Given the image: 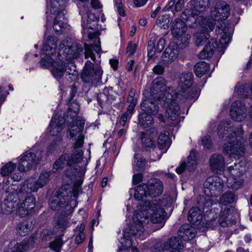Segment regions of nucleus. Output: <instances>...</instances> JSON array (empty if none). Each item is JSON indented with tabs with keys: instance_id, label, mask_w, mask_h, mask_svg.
<instances>
[{
	"instance_id": "obj_1",
	"label": "nucleus",
	"mask_w": 252,
	"mask_h": 252,
	"mask_svg": "<svg viewBox=\"0 0 252 252\" xmlns=\"http://www.w3.org/2000/svg\"><path fill=\"white\" fill-rule=\"evenodd\" d=\"M74 104L76 105L75 109L72 110L69 107L65 118V122L69 123L66 136L70 139L76 141L73 146V152L72 154L62 155L54 162L52 171L56 173L61 171L65 166H69L63 175V185L69 186L72 184L73 189H79L81 188L83 184L84 173L78 169L76 165L83 159V152L82 149L84 145V136L82 131L85 120L78 119L79 106L76 103Z\"/></svg>"
},
{
	"instance_id": "obj_2",
	"label": "nucleus",
	"mask_w": 252,
	"mask_h": 252,
	"mask_svg": "<svg viewBox=\"0 0 252 252\" xmlns=\"http://www.w3.org/2000/svg\"><path fill=\"white\" fill-rule=\"evenodd\" d=\"M44 40L45 42L41 53L43 56L39 62L40 66L42 68L52 67L54 77L57 79H60L66 70L63 60L70 61L77 58L83 52V47L77 43L63 40L59 47V59L54 61L53 57L55 56L58 39L54 36L49 35Z\"/></svg>"
},
{
	"instance_id": "obj_3",
	"label": "nucleus",
	"mask_w": 252,
	"mask_h": 252,
	"mask_svg": "<svg viewBox=\"0 0 252 252\" xmlns=\"http://www.w3.org/2000/svg\"><path fill=\"white\" fill-rule=\"evenodd\" d=\"M141 208L136 211L132 217V222L129 226V232L125 231L123 237L120 240L122 246L118 252L126 251L132 245L130 233L136 238L142 240L144 232V225L149 221L158 224V228L162 227L165 221V211L155 201L142 202Z\"/></svg>"
},
{
	"instance_id": "obj_4",
	"label": "nucleus",
	"mask_w": 252,
	"mask_h": 252,
	"mask_svg": "<svg viewBox=\"0 0 252 252\" xmlns=\"http://www.w3.org/2000/svg\"><path fill=\"white\" fill-rule=\"evenodd\" d=\"M230 125L227 121L221 122L218 127V134L220 138H224L226 135V140H228L223 146V153L230 158H239L245 151V145L241 141L244 131L242 126L236 129Z\"/></svg>"
},
{
	"instance_id": "obj_5",
	"label": "nucleus",
	"mask_w": 252,
	"mask_h": 252,
	"mask_svg": "<svg viewBox=\"0 0 252 252\" xmlns=\"http://www.w3.org/2000/svg\"><path fill=\"white\" fill-rule=\"evenodd\" d=\"M193 75L190 72L183 73L179 78L178 93L174 95L184 102H194L198 98L199 91L196 87H192Z\"/></svg>"
},
{
	"instance_id": "obj_6",
	"label": "nucleus",
	"mask_w": 252,
	"mask_h": 252,
	"mask_svg": "<svg viewBox=\"0 0 252 252\" xmlns=\"http://www.w3.org/2000/svg\"><path fill=\"white\" fill-rule=\"evenodd\" d=\"M209 0H190L187 3L189 9H186L181 15L184 20L189 21H195V23L207 21L204 17V13L209 7Z\"/></svg>"
},
{
	"instance_id": "obj_7",
	"label": "nucleus",
	"mask_w": 252,
	"mask_h": 252,
	"mask_svg": "<svg viewBox=\"0 0 252 252\" xmlns=\"http://www.w3.org/2000/svg\"><path fill=\"white\" fill-rule=\"evenodd\" d=\"M66 3V0H50L47 5L48 11L55 15L53 29L58 33L62 32L67 24V12L64 8Z\"/></svg>"
},
{
	"instance_id": "obj_8",
	"label": "nucleus",
	"mask_w": 252,
	"mask_h": 252,
	"mask_svg": "<svg viewBox=\"0 0 252 252\" xmlns=\"http://www.w3.org/2000/svg\"><path fill=\"white\" fill-rule=\"evenodd\" d=\"M43 158V152L37 146L24 153L19 157L18 169L22 172L30 170L34 165L40 163Z\"/></svg>"
},
{
	"instance_id": "obj_9",
	"label": "nucleus",
	"mask_w": 252,
	"mask_h": 252,
	"mask_svg": "<svg viewBox=\"0 0 252 252\" xmlns=\"http://www.w3.org/2000/svg\"><path fill=\"white\" fill-rule=\"evenodd\" d=\"M174 95L175 91L172 88H168L166 86V81L161 77H158L154 79L152 82V86L150 91H145L143 95L150 94L152 97L157 98V100L167 99L168 94Z\"/></svg>"
},
{
	"instance_id": "obj_10",
	"label": "nucleus",
	"mask_w": 252,
	"mask_h": 252,
	"mask_svg": "<svg viewBox=\"0 0 252 252\" xmlns=\"http://www.w3.org/2000/svg\"><path fill=\"white\" fill-rule=\"evenodd\" d=\"M192 22L191 24H189L190 27L197 29V31L193 36L195 44L196 46H201L209 38V33L213 30L216 23L213 20L202 21L200 23H195V21Z\"/></svg>"
},
{
	"instance_id": "obj_11",
	"label": "nucleus",
	"mask_w": 252,
	"mask_h": 252,
	"mask_svg": "<svg viewBox=\"0 0 252 252\" xmlns=\"http://www.w3.org/2000/svg\"><path fill=\"white\" fill-rule=\"evenodd\" d=\"M247 170L245 161H241L240 163L234 164L233 166L228 167L227 171L231 177L227 179L228 188L231 189H238L243 184L242 179H237L243 175Z\"/></svg>"
},
{
	"instance_id": "obj_12",
	"label": "nucleus",
	"mask_w": 252,
	"mask_h": 252,
	"mask_svg": "<svg viewBox=\"0 0 252 252\" xmlns=\"http://www.w3.org/2000/svg\"><path fill=\"white\" fill-rule=\"evenodd\" d=\"M172 33L184 46L187 45L190 38V35L187 32L185 22L179 18H176L173 23Z\"/></svg>"
},
{
	"instance_id": "obj_13",
	"label": "nucleus",
	"mask_w": 252,
	"mask_h": 252,
	"mask_svg": "<svg viewBox=\"0 0 252 252\" xmlns=\"http://www.w3.org/2000/svg\"><path fill=\"white\" fill-rule=\"evenodd\" d=\"M233 31V28L230 26L229 24L222 22L216 30L217 34H222L220 39L219 44L217 45L213 40L210 41L212 42L213 41L214 46L215 47L216 45L218 46V50H220V49L222 50V49L226 47L230 42Z\"/></svg>"
},
{
	"instance_id": "obj_14",
	"label": "nucleus",
	"mask_w": 252,
	"mask_h": 252,
	"mask_svg": "<svg viewBox=\"0 0 252 252\" xmlns=\"http://www.w3.org/2000/svg\"><path fill=\"white\" fill-rule=\"evenodd\" d=\"M102 74V71L99 66L94 67V64L88 61L85 63L81 79L85 83H89L94 80L100 79Z\"/></svg>"
},
{
	"instance_id": "obj_15",
	"label": "nucleus",
	"mask_w": 252,
	"mask_h": 252,
	"mask_svg": "<svg viewBox=\"0 0 252 252\" xmlns=\"http://www.w3.org/2000/svg\"><path fill=\"white\" fill-rule=\"evenodd\" d=\"M168 98L167 99H164L166 103H169V105L166 108V115L167 117L170 120L177 121V122L179 121L178 120H180V115L181 111L180 107L178 104L176 100L179 99L175 95L172 94H168Z\"/></svg>"
},
{
	"instance_id": "obj_16",
	"label": "nucleus",
	"mask_w": 252,
	"mask_h": 252,
	"mask_svg": "<svg viewBox=\"0 0 252 252\" xmlns=\"http://www.w3.org/2000/svg\"><path fill=\"white\" fill-rule=\"evenodd\" d=\"M230 14V8L227 3L225 2H219L213 10L211 11V19H208L206 21L213 20L215 23L216 21L225 20Z\"/></svg>"
},
{
	"instance_id": "obj_17",
	"label": "nucleus",
	"mask_w": 252,
	"mask_h": 252,
	"mask_svg": "<svg viewBox=\"0 0 252 252\" xmlns=\"http://www.w3.org/2000/svg\"><path fill=\"white\" fill-rule=\"evenodd\" d=\"M65 119L56 114L52 119L48 130L51 135L57 136L56 139L62 140L63 135L62 131L64 128Z\"/></svg>"
},
{
	"instance_id": "obj_18",
	"label": "nucleus",
	"mask_w": 252,
	"mask_h": 252,
	"mask_svg": "<svg viewBox=\"0 0 252 252\" xmlns=\"http://www.w3.org/2000/svg\"><path fill=\"white\" fill-rule=\"evenodd\" d=\"M157 134L158 130L155 127L141 132L142 147L145 151L150 152L156 148V143L152 138L156 137Z\"/></svg>"
},
{
	"instance_id": "obj_19",
	"label": "nucleus",
	"mask_w": 252,
	"mask_h": 252,
	"mask_svg": "<svg viewBox=\"0 0 252 252\" xmlns=\"http://www.w3.org/2000/svg\"><path fill=\"white\" fill-rule=\"evenodd\" d=\"M51 172L43 171L37 181L33 177L27 179L24 183V188L28 189H39L43 188L49 182Z\"/></svg>"
},
{
	"instance_id": "obj_20",
	"label": "nucleus",
	"mask_w": 252,
	"mask_h": 252,
	"mask_svg": "<svg viewBox=\"0 0 252 252\" xmlns=\"http://www.w3.org/2000/svg\"><path fill=\"white\" fill-rule=\"evenodd\" d=\"M35 205V198L33 196H28L22 202L18 201L16 214L21 217H25L32 212Z\"/></svg>"
},
{
	"instance_id": "obj_21",
	"label": "nucleus",
	"mask_w": 252,
	"mask_h": 252,
	"mask_svg": "<svg viewBox=\"0 0 252 252\" xmlns=\"http://www.w3.org/2000/svg\"><path fill=\"white\" fill-rule=\"evenodd\" d=\"M88 37L90 40L94 39V42H97L95 45L84 44L85 57V58H90L93 61L95 60V56L94 52L99 54L101 51L100 42L99 39L93 33H89Z\"/></svg>"
},
{
	"instance_id": "obj_22",
	"label": "nucleus",
	"mask_w": 252,
	"mask_h": 252,
	"mask_svg": "<svg viewBox=\"0 0 252 252\" xmlns=\"http://www.w3.org/2000/svg\"><path fill=\"white\" fill-rule=\"evenodd\" d=\"M230 114L233 120L238 122L242 121L247 115L245 105L240 101H235L231 106Z\"/></svg>"
},
{
	"instance_id": "obj_23",
	"label": "nucleus",
	"mask_w": 252,
	"mask_h": 252,
	"mask_svg": "<svg viewBox=\"0 0 252 252\" xmlns=\"http://www.w3.org/2000/svg\"><path fill=\"white\" fill-rule=\"evenodd\" d=\"M156 249L159 251L164 250H177L183 249L184 246L182 241L177 237H173L166 242H159L156 244Z\"/></svg>"
},
{
	"instance_id": "obj_24",
	"label": "nucleus",
	"mask_w": 252,
	"mask_h": 252,
	"mask_svg": "<svg viewBox=\"0 0 252 252\" xmlns=\"http://www.w3.org/2000/svg\"><path fill=\"white\" fill-rule=\"evenodd\" d=\"M179 52L178 44L174 42L170 43L162 55V62L167 64L171 63L177 58Z\"/></svg>"
},
{
	"instance_id": "obj_25",
	"label": "nucleus",
	"mask_w": 252,
	"mask_h": 252,
	"mask_svg": "<svg viewBox=\"0 0 252 252\" xmlns=\"http://www.w3.org/2000/svg\"><path fill=\"white\" fill-rule=\"evenodd\" d=\"M147 97L144 99L141 104V108L144 112L155 115L158 111V106L157 98L152 97L150 94L145 95Z\"/></svg>"
},
{
	"instance_id": "obj_26",
	"label": "nucleus",
	"mask_w": 252,
	"mask_h": 252,
	"mask_svg": "<svg viewBox=\"0 0 252 252\" xmlns=\"http://www.w3.org/2000/svg\"><path fill=\"white\" fill-rule=\"evenodd\" d=\"M36 235V233L33 234L29 241L24 240L21 243H18L16 240L11 241L5 252H26L29 249V241L32 242V239Z\"/></svg>"
},
{
	"instance_id": "obj_27",
	"label": "nucleus",
	"mask_w": 252,
	"mask_h": 252,
	"mask_svg": "<svg viewBox=\"0 0 252 252\" xmlns=\"http://www.w3.org/2000/svg\"><path fill=\"white\" fill-rule=\"evenodd\" d=\"M197 154L194 150H191L188 156L186 162L183 163L179 167L176 168V171L178 174L182 173L185 168L189 171L193 170L196 166Z\"/></svg>"
},
{
	"instance_id": "obj_28",
	"label": "nucleus",
	"mask_w": 252,
	"mask_h": 252,
	"mask_svg": "<svg viewBox=\"0 0 252 252\" xmlns=\"http://www.w3.org/2000/svg\"><path fill=\"white\" fill-rule=\"evenodd\" d=\"M224 165V160L222 155L214 154L210 158V168L214 173H218L223 171Z\"/></svg>"
},
{
	"instance_id": "obj_29",
	"label": "nucleus",
	"mask_w": 252,
	"mask_h": 252,
	"mask_svg": "<svg viewBox=\"0 0 252 252\" xmlns=\"http://www.w3.org/2000/svg\"><path fill=\"white\" fill-rule=\"evenodd\" d=\"M196 233L195 228L189 224H184L181 226L178 235L184 240H189L193 238Z\"/></svg>"
},
{
	"instance_id": "obj_30",
	"label": "nucleus",
	"mask_w": 252,
	"mask_h": 252,
	"mask_svg": "<svg viewBox=\"0 0 252 252\" xmlns=\"http://www.w3.org/2000/svg\"><path fill=\"white\" fill-rule=\"evenodd\" d=\"M87 19L86 20V22L84 19L85 18L82 17L83 21L82 26L83 29H85L86 28H88L93 30H97L98 27V17L89 11L87 13Z\"/></svg>"
},
{
	"instance_id": "obj_31",
	"label": "nucleus",
	"mask_w": 252,
	"mask_h": 252,
	"mask_svg": "<svg viewBox=\"0 0 252 252\" xmlns=\"http://www.w3.org/2000/svg\"><path fill=\"white\" fill-rule=\"evenodd\" d=\"M204 189H222L223 184L222 180L217 176H211L204 183Z\"/></svg>"
},
{
	"instance_id": "obj_32",
	"label": "nucleus",
	"mask_w": 252,
	"mask_h": 252,
	"mask_svg": "<svg viewBox=\"0 0 252 252\" xmlns=\"http://www.w3.org/2000/svg\"><path fill=\"white\" fill-rule=\"evenodd\" d=\"M59 191L56 192L55 195L53 197L52 200L50 204V208L53 210L60 211L65 207V199L63 198Z\"/></svg>"
},
{
	"instance_id": "obj_33",
	"label": "nucleus",
	"mask_w": 252,
	"mask_h": 252,
	"mask_svg": "<svg viewBox=\"0 0 252 252\" xmlns=\"http://www.w3.org/2000/svg\"><path fill=\"white\" fill-rule=\"evenodd\" d=\"M12 197V195H9L1 205L2 209L6 214H10L14 212H16V208H18V201L17 200H14Z\"/></svg>"
},
{
	"instance_id": "obj_34",
	"label": "nucleus",
	"mask_w": 252,
	"mask_h": 252,
	"mask_svg": "<svg viewBox=\"0 0 252 252\" xmlns=\"http://www.w3.org/2000/svg\"><path fill=\"white\" fill-rule=\"evenodd\" d=\"M231 210L232 209H225L222 212L221 216L218 220V222L221 226L227 227L235 223L236 221L232 215Z\"/></svg>"
},
{
	"instance_id": "obj_35",
	"label": "nucleus",
	"mask_w": 252,
	"mask_h": 252,
	"mask_svg": "<svg viewBox=\"0 0 252 252\" xmlns=\"http://www.w3.org/2000/svg\"><path fill=\"white\" fill-rule=\"evenodd\" d=\"M188 218L190 223L198 225L202 220V211L197 207H192L189 212Z\"/></svg>"
},
{
	"instance_id": "obj_36",
	"label": "nucleus",
	"mask_w": 252,
	"mask_h": 252,
	"mask_svg": "<svg viewBox=\"0 0 252 252\" xmlns=\"http://www.w3.org/2000/svg\"><path fill=\"white\" fill-rule=\"evenodd\" d=\"M150 114L143 112L139 116V124L144 128H149L154 124L153 118Z\"/></svg>"
},
{
	"instance_id": "obj_37",
	"label": "nucleus",
	"mask_w": 252,
	"mask_h": 252,
	"mask_svg": "<svg viewBox=\"0 0 252 252\" xmlns=\"http://www.w3.org/2000/svg\"><path fill=\"white\" fill-rule=\"evenodd\" d=\"M184 4V0H171L164 7L163 10L165 11L171 9L173 13L174 14L175 12L180 11L183 8Z\"/></svg>"
},
{
	"instance_id": "obj_38",
	"label": "nucleus",
	"mask_w": 252,
	"mask_h": 252,
	"mask_svg": "<svg viewBox=\"0 0 252 252\" xmlns=\"http://www.w3.org/2000/svg\"><path fill=\"white\" fill-rule=\"evenodd\" d=\"M32 221L30 220H25L20 223L17 228V231L21 236H25L32 229Z\"/></svg>"
},
{
	"instance_id": "obj_39",
	"label": "nucleus",
	"mask_w": 252,
	"mask_h": 252,
	"mask_svg": "<svg viewBox=\"0 0 252 252\" xmlns=\"http://www.w3.org/2000/svg\"><path fill=\"white\" fill-rule=\"evenodd\" d=\"M170 142L167 132L160 133L158 140V146L159 150L165 149L166 150L170 146Z\"/></svg>"
},
{
	"instance_id": "obj_40",
	"label": "nucleus",
	"mask_w": 252,
	"mask_h": 252,
	"mask_svg": "<svg viewBox=\"0 0 252 252\" xmlns=\"http://www.w3.org/2000/svg\"><path fill=\"white\" fill-rule=\"evenodd\" d=\"M215 49V46L214 45V41H209L200 52L199 57L202 59L210 58L214 54Z\"/></svg>"
},
{
	"instance_id": "obj_41",
	"label": "nucleus",
	"mask_w": 252,
	"mask_h": 252,
	"mask_svg": "<svg viewBox=\"0 0 252 252\" xmlns=\"http://www.w3.org/2000/svg\"><path fill=\"white\" fill-rule=\"evenodd\" d=\"M210 65L205 62H200L196 63L194 67V73L198 77L203 76L209 70Z\"/></svg>"
},
{
	"instance_id": "obj_42",
	"label": "nucleus",
	"mask_w": 252,
	"mask_h": 252,
	"mask_svg": "<svg viewBox=\"0 0 252 252\" xmlns=\"http://www.w3.org/2000/svg\"><path fill=\"white\" fill-rule=\"evenodd\" d=\"M112 91L110 93L107 89H104L102 93H100L97 96V100L100 103L106 102L108 104L112 103L115 99V96L112 94Z\"/></svg>"
},
{
	"instance_id": "obj_43",
	"label": "nucleus",
	"mask_w": 252,
	"mask_h": 252,
	"mask_svg": "<svg viewBox=\"0 0 252 252\" xmlns=\"http://www.w3.org/2000/svg\"><path fill=\"white\" fill-rule=\"evenodd\" d=\"M171 18L169 15L159 16L157 21L158 26L163 29H167L171 24Z\"/></svg>"
},
{
	"instance_id": "obj_44",
	"label": "nucleus",
	"mask_w": 252,
	"mask_h": 252,
	"mask_svg": "<svg viewBox=\"0 0 252 252\" xmlns=\"http://www.w3.org/2000/svg\"><path fill=\"white\" fill-rule=\"evenodd\" d=\"M61 144L62 140L56 139V140H53L47 147L46 151L47 155L49 156L55 152H58L60 150Z\"/></svg>"
},
{
	"instance_id": "obj_45",
	"label": "nucleus",
	"mask_w": 252,
	"mask_h": 252,
	"mask_svg": "<svg viewBox=\"0 0 252 252\" xmlns=\"http://www.w3.org/2000/svg\"><path fill=\"white\" fill-rule=\"evenodd\" d=\"M146 160L143 157H141L138 154L134 155L133 166L137 170L143 169L145 166Z\"/></svg>"
},
{
	"instance_id": "obj_46",
	"label": "nucleus",
	"mask_w": 252,
	"mask_h": 252,
	"mask_svg": "<svg viewBox=\"0 0 252 252\" xmlns=\"http://www.w3.org/2000/svg\"><path fill=\"white\" fill-rule=\"evenodd\" d=\"M146 188L147 189H161L163 188V184L159 179L153 178L148 181Z\"/></svg>"
},
{
	"instance_id": "obj_47",
	"label": "nucleus",
	"mask_w": 252,
	"mask_h": 252,
	"mask_svg": "<svg viewBox=\"0 0 252 252\" xmlns=\"http://www.w3.org/2000/svg\"><path fill=\"white\" fill-rule=\"evenodd\" d=\"M16 167V164L8 162L1 168L0 172L3 176H8L15 169Z\"/></svg>"
},
{
	"instance_id": "obj_48",
	"label": "nucleus",
	"mask_w": 252,
	"mask_h": 252,
	"mask_svg": "<svg viewBox=\"0 0 252 252\" xmlns=\"http://www.w3.org/2000/svg\"><path fill=\"white\" fill-rule=\"evenodd\" d=\"M153 190H134V197L138 200H142L144 197L150 195L151 191Z\"/></svg>"
},
{
	"instance_id": "obj_49",
	"label": "nucleus",
	"mask_w": 252,
	"mask_h": 252,
	"mask_svg": "<svg viewBox=\"0 0 252 252\" xmlns=\"http://www.w3.org/2000/svg\"><path fill=\"white\" fill-rule=\"evenodd\" d=\"M235 201V196L231 192L228 191L221 197V202L223 203H231Z\"/></svg>"
},
{
	"instance_id": "obj_50",
	"label": "nucleus",
	"mask_w": 252,
	"mask_h": 252,
	"mask_svg": "<svg viewBox=\"0 0 252 252\" xmlns=\"http://www.w3.org/2000/svg\"><path fill=\"white\" fill-rule=\"evenodd\" d=\"M53 234L52 231L49 229H44L40 233V238L42 240H47Z\"/></svg>"
},
{
	"instance_id": "obj_51",
	"label": "nucleus",
	"mask_w": 252,
	"mask_h": 252,
	"mask_svg": "<svg viewBox=\"0 0 252 252\" xmlns=\"http://www.w3.org/2000/svg\"><path fill=\"white\" fill-rule=\"evenodd\" d=\"M137 46L136 44L133 43L132 42H130L126 48V53L128 54V56H132L136 49Z\"/></svg>"
},
{
	"instance_id": "obj_52",
	"label": "nucleus",
	"mask_w": 252,
	"mask_h": 252,
	"mask_svg": "<svg viewBox=\"0 0 252 252\" xmlns=\"http://www.w3.org/2000/svg\"><path fill=\"white\" fill-rule=\"evenodd\" d=\"M135 95V90L133 89H131L128 95L127 96V102L129 104H136L137 99L134 97Z\"/></svg>"
},
{
	"instance_id": "obj_53",
	"label": "nucleus",
	"mask_w": 252,
	"mask_h": 252,
	"mask_svg": "<svg viewBox=\"0 0 252 252\" xmlns=\"http://www.w3.org/2000/svg\"><path fill=\"white\" fill-rule=\"evenodd\" d=\"M62 241L60 239H56L54 242L50 243V247L57 252H59V249L62 246Z\"/></svg>"
},
{
	"instance_id": "obj_54",
	"label": "nucleus",
	"mask_w": 252,
	"mask_h": 252,
	"mask_svg": "<svg viewBox=\"0 0 252 252\" xmlns=\"http://www.w3.org/2000/svg\"><path fill=\"white\" fill-rule=\"evenodd\" d=\"M153 70L156 74H162L164 72V67L161 63H158L153 67Z\"/></svg>"
},
{
	"instance_id": "obj_55",
	"label": "nucleus",
	"mask_w": 252,
	"mask_h": 252,
	"mask_svg": "<svg viewBox=\"0 0 252 252\" xmlns=\"http://www.w3.org/2000/svg\"><path fill=\"white\" fill-rule=\"evenodd\" d=\"M143 177L142 173L134 174L132 176V184L134 185L138 184L142 181Z\"/></svg>"
},
{
	"instance_id": "obj_56",
	"label": "nucleus",
	"mask_w": 252,
	"mask_h": 252,
	"mask_svg": "<svg viewBox=\"0 0 252 252\" xmlns=\"http://www.w3.org/2000/svg\"><path fill=\"white\" fill-rule=\"evenodd\" d=\"M164 45L165 40L160 38L157 43L156 47L155 48V51L158 53L161 52L164 48Z\"/></svg>"
},
{
	"instance_id": "obj_57",
	"label": "nucleus",
	"mask_w": 252,
	"mask_h": 252,
	"mask_svg": "<svg viewBox=\"0 0 252 252\" xmlns=\"http://www.w3.org/2000/svg\"><path fill=\"white\" fill-rule=\"evenodd\" d=\"M210 136L209 135L205 136L202 139V145L207 149H209L211 146Z\"/></svg>"
},
{
	"instance_id": "obj_58",
	"label": "nucleus",
	"mask_w": 252,
	"mask_h": 252,
	"mask_svg": "<svg viewBox=\"0 0 252 252\" xmlns=\"http://www.w3.org/2000/svg\"><path fill=\"white\" fill-rule=\"evenodd\" d=\"M67 220L64 218L59 219L57 223L58 227L61 229H64L67 226Z\"/></svg>"
},
{
	"instance_id": "obj_59",
	"label": "nucleus",
	"mask_w": 252,
	"mask_h": 252,
	"mask_svg": "<svg viewBox=\"0 0 252 252\" xmlns=\"http://www.w3.org/2000/svg\"><path fill=\"white\" fill-rule=\"evenodd\" d=\"M85 238V235L83 232L78 233L75 238V241L77 244H81Z\"/></svg>"
},
{
	"instance_id": "obj_60",
	"label": "nucleus",
	"mask_w": 252,
	"mask_h": 252,
	"mask_svg": "<svg viewBox=\"0 0 252 252\" xmlns=\"http://www.w3.org/2000/svg\"><path fill=\"white\" fill-rule=\"evenodd\" d=\"M245 87V85H242L240 88H238L237 87L235 88V91L237 92L238 95L242 97H246L247 95L243 93V91L244 90V88Z\"/></svg>"
},
{
	"instance_id": "obj_61",
	"label": "nucleus",
	"mask_w": 252,
	"mask_h": 252,
	"mask_svg": "<svg viewBox=\"0 0 252 252\" xmlns=\"http://www.w3.org/2000/svg\"><path fill=\"white\" fill-rule=\"evenodd\" d=\"M130 117L126 115V114H123L121 118L120 121V124L121 126H124L126 125V122L128 118Z\"/></svg>"
},
{
	"instance_id": "obj_62",
	"label": "nucleus",
	"mask_w": 252,
	"mask_h": 252,
	"mask_svg": "<svg viewBox=\"0 0 252 252\" xmlns=\"http://www.w3.org/2000/svg\"><path fill=\"white\" fill-rule=\"evenodd\" d=\"M136 104H134V103L129 104V105L127 107L126 111L125 113L126 114V115L131 117V114H132L133 111L134 110V107L136 106Z\"/></svg>"
},
{
	"instance_id": "obj_63",
	"label": "nucleus",
	"mask_w": 252,
	"mask_h": 252,
	"mask_svg": "<svg viewBox=\"0 0 252 252\" xmlns=\"http://www.w3.org/2000/svg\"><path fill=\"white\" fill-rule=\"evenodd\" d=\"M91 3L92 7L94 9L101 8V5L98 0H91Z\"/></svg>"
},
{
	"instance_id": "obj_64",
	"label": "nucleus",
	"mask_w": 252,
	"mask_h": 252,
	"mask_svg": "<svg viewBox=\"0 0 252 252\" xmlns=\"http://www.w3.org/2000/svg\"><path fill=\"white\" fill-rule=\"evenodd\" d=\"M110 64H111V67L114 69V70H116L118 65V61L116 59H110L109 60Z\"/></svg>"
}]
</instances>
